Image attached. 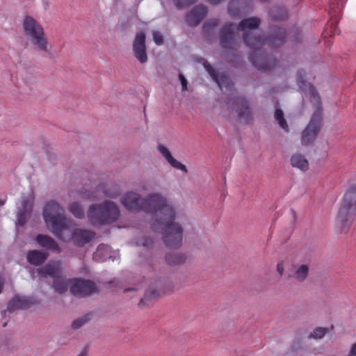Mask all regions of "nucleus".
I'll list each match as a JSON object with an SVG mask.
<instances>
[{"label": "nucleus", "mask_w": 356, "mask_h": 356, "mask_svg": "<svg viewBox=\"0 0 356 356\" xmlns=\"http://www.w3.org/2000/svg\"><path fill=\"white\" fill-rule=\"evenodd\" d=\"M159 296V291L155 289L153 287H149L146 291L145 296L142 298L138 304L140 307H143L145 306H148V302L154 298H156Z\"/></svg>", "instance_id": "cd10ccee"}, {"label": "nucleus", "mask_w": 356, "mask_h": 356, "mask_svg": "<svg viewBox=\"0 0 356 356\" xmlns=\"http://www.w3.org/2000/svg\"><path fill=\"white\" fill-rule=\"evenodd\" d=\"M152 37L153 40L156 45L160 46L163 44L164 39L163 35L161 32L158 31H154L152 32Z\"/></svg>", "instance_id": "4c0bfd02"}, {"label": "nucleus", "mask_w": 356, "mask_h": 356, "mask_svg": "<svg viewBox=\"0 0 356 356\" xmlns=\"http://www.w3.org/2000/svg\"><path fill=\"white\" fill-rule=\"evenodd\" d=\"M274 116L276 121H277L279 125L285 131H289V126L286 120L284 119V113L282 110L280 108H276Z\"/></svg>", "instance_id": "72a5a7b5"}, {"label": "nucleus", "mask_w": 356, "mask_h": 356, "mask_svg": "<svg viewBox=\"0 0 356 356\" xmlns=\"http://www.w3.org/2000/svg\"><path fill=\"white\" fill-rule=\"evenodd\" d=\"M111 248L108 245L100 244L93 254L95 260L102 262L110 257Z\"/></svg>", "instance_id": "a878e982"}, {"label": "nucleus", "mask_w": 356, "mask_h": 356, "mask_svg": "<svg viewBox=\"0 0 356 356\" xmlns=\"http://www.w3.org/2000/svg\"><path fill=\"white\" fill-rule=\"evenodd\" d=\"M35 241L38 244L47 250L53 252L60 253L62 249L59 244L51 236L45 234H39L35 236Z\"/></svg>", "instance_id": "6ab92c4d"}, {"label": "nucleus", "mask_w": 356, "mask_h": 356, "mask_svg": "<svg viewBox=\"0 0 356 356\" xmlns=\"http://www.w3.org/2000/svg\"><path fill=\"white\" fill-rule=\"evenodd\" d=\"M90 321V314H86L83 316H81L76 320H74L72 323V328L73 330H78L83 325H85L87 322Z\"/></svg>", "instance_id": "f704fd0d"}, {"label": "nucleus", "mask_w": 356, "mask_h": 356, "mask_svg": "<svg viewBox=\"0 0 356 356\" xmlns=\"http://www.w3.org/2000/svg\"><path fill=\"white\" fill-rule=\"evenodd\" d=\"M4 203H5V201H4V200H0V207H1V206H3V205L4 204Z\"/></svg>", "instance_id": "3c124183"}, {"label": "nucleus", "mask_w": 356, "mask_h": 356, "mask_svg": "<svg viewBox=\"0 0 356 356\" xmlns=\"http://www.w3.org/2000/svg\"><path fill=\"white\" fill-rule=\"evenodd\" d=\"M6 313V311H3L2 314H4Z\"/></svg>", "instance_id": "6e6d98bb"}, {"label": "nucleus", "mask_w": 356, "mask_h": 356, "mask_svg": "<svg viewBox=\"0 0 356 356\" xmlns=\"http://www.w3.org/2000/svg\"><path fill=\"white\" fill-rule=\"evenodd\" d=\"M356 215V185L350 186L346 191L336 219L337 230L347 233Z\"/></svg>", "instance_id": "423d86ee"}, {"label": "nucleus", "mask_w": 356, "mask_h": 356, "mask_svg": "<svg viewBox=\"0 0 356 356\" xmlns=\"http://www.w3.org/2000/svg\"><path fill=\"white\" fill-rule=\"evenodd\" d=\"M69 282L67 279L61 275L56 279L54 280L52 283V288L54 291L59 294L65 293L68 289Z\"/></svg>", "instance_id": "bb28decb"}, {"label": "nucleus", "mask_w": 356, "mask_h": 356, "mask_svg": "<svg viewBox=\"0 0 356 356\" xmlns=\"http://www.w3.org/2000/svg\"><path fill=\"white\" fill-rule=\"evenodd\" d=\"M348 356H356V342L351 346Z\"/></svg>", "instance_id": "a18cd8bd"}, {"label": "nucleus", "mask_w": 356, "mask_h": 356, "mask_svg": "<svg viewBox=\"0 0 356 356\" xmlns=\"http://www.w3.org/2000/svg\"><path fill=\"white\" fill-rule=\"evenodd\" d=\"M38 273L43 277H50L53 280L63 275L62 263L59 261H50L38 269Z\"/></svg>", "instance_id": "f3484780"}, {"label": "nucleus", "mask_w": 356, "mask_h": 356, "mask_svg": "<svg viewBox=\"0 0 356 356\" xmlns=\"http://www.w3.org/2000/svg\"><path fill=\"white\" fill-rule=\"evenodd\" d=\"M330 331L327 327H316L308 336L309 339H323Z\"/></svg>", "instance_id": "473e14b6"}, {"label": "nucleus", "mask_w": 356, "mask_h": 356, "mask_svg": "<svg viewBox=\"0 0 356 356\" xmlns=\"http://www.w3.org/2000/svg\"><path fill=\"white\" fill-rule=\"evenodd\" d=\"M105 195L107 197L115 198V197H116L119 195V192L116 191V192H115L113 193H108L107 191H105Z\"/></svg>", "instance_id": "de8ad7c7"}, {"label": "nucleus", "mask_w": 356, "mask_h": 356, "mask_svg": "<svg viewBox=\"0 0 356 356\" xmlns=\"http://www.w3.org/2000/svg\"><path fill=\"white\" fill-rule=\"evenodd\" d=\"M219 24V19H213L211 20H208L203 24V30L204 32H209V31L214 28L218 26Z\"/></svg>", "instance_id": "c9c22d12"}, {"label": "nucleus", "mask_w": 356, "mask_h": 356, "mask_svg": "<svg viewBox=\"0 0 356 356\" xmlns=\"http://www.w3.org/2000/svg\"><path fill=\"white\" fill-rule=\"evenodd\" d=\"M142 211L153 216L152 228H156V224L166 220L168 218L176 217L175 209L159 193H150L143 198Z\"/></svg>", "instance_id": "7ed1b4c3"}, {"label": "nucleus", "mask_w": 356, "mask_h": 356, "mask_svg": "<svg viewBox=\"0 0 356 356\" xmlns=\"http://www.w3.org/2000/svg\"><path fill=\"white\" fill-rule=\"evenodd\" d=\"M261 24L257 17L244 19L237 26V30L243 33V41L251 49L250 62L258 70L266 71L275 68L278 61L268 56L263 49L266 46L276 47L286 42V32L285 29L272 26L270 35L264 38L261 34H255Z\"/></svg>", "instance_id": "f257e3e1"}, {"label": "nucleus", "mask_w": 356, "mask_h": 356, "mask_svg": "<svg viewBox=\"0 0 356 356\" xmlns=\"http://www.w3.org/2000/svg\"><path fill=\"white\" fill-rule=\"evenodd\" d=\"M237 40L234 33V26L232 23L226 24L220 31V44L225 49L235 50L237 47Z\"/></svg>", "instance_id": "4468645a"}, {"label": "nucleus", "mask_w": 356, "mask_h": 356, "mask_svg": "<svg viewBox=\"0 0 356 356\" xmlns=\"http://www.w3.org/2000/svg\"><path fill=\"white\" fill-rule=\"evenodd\" d=\"M29 300L26 298L15 297L13 298L7 305V310L13 312L19 309H26L29 307Z\"/></svg>", "instance_id": "b1692460"}, {"label": "nucleus", "mask_w": 356, "mask_h": 356, "mask_svg": "<svg viewBox=\"0 0 356 356\" xmlns=\"http://www.w3.org/2000/svg\"><path fill=\"white\" fill-rule=\"evenodd\" d=\"M311 102L315 106L311 119L301 134V144L303 146L312 145L316 139L323 127V107L321 97L316 88L310 87Z\"/></svg>", "instance_id": "0eeeda50"}, {"label": "nucleus", "mask_w": 356, "mask_h": 356, "mask_svg": "<svg viewBox=\"0 0 356 356\" xmlns=\"http://www.w3.org/2000/svg\"><path fill=\"white\" fill-rule=\"evenodd\" d=\"M179 79L180 80V82H181V84L182 86V90L183 91L187 90H188V88H187L188 82H187L186 79L181 74H179Z\"/></svg>", "instance_id": "79ce46f5"}, {"label": "nucleus", "mask_w": 356, "mask_h": 356, "mask_svg": "<svg viewBox=\"0 0 356 356\" xmlns=\"http://www.w3.org/2000/svg\"><path fill=\"white\" fill-rule=\"evenodd\" d=\"M6 325H7V323H5L3 325V327H6Z\"/></svg>", "instance_id": "5fc2aeb1"}, {"label": "nucleus", "mask_w": 356, "mask_h": 356, "mask_svg": "<svg viewBox=\"0 0 356 356\" xmlns=\"http://www.w3.org/2000/svg\"><path fill=\"white\" fill-rule=\"evenodd\" d=\"M197 0H174L175 6L179 8H184L193 4Z\"/></svg>", "instance_id": "e433bc0d"}, {"label": "nucleus", "mask_w": 356, "mask_h": 356, "mask_svg": "<svg viewBox=\"0 0 356 356\" xmlns=\"http://www.w3.org/2000/svg\"><path fill=\"white\" fill-rule=\"evenodd\" d=\"M42 216L47 228L60 240H65L64 232L70 230L72 220L64 216V210L55 200L48 201L43 207Z\"/></svg>", "instance_id": "f03ea898"}, {"label": "nucleus", "mask_w": 356, "mask_h": 356, "mask_svg": "<svg viewBox=\"0 0 356 356\" xmlns=\"http://www.w3.org/2000/svg\"><path fill=\"white\" fill-rule=\"evenodd\" d=\"M78 356H87V355L85 353H81Z\"/></svg>", "instance_id": "603ef678"}, {"label": "nucleus", "mask_w": 356, "mask_h": 356, "mask_svg": "<svg viewBox=\"0 0 356 356\" xmlns=\"http://www.w3.org/2000/svg\"><path fill=\"white\" fill-rule=\"evenodd\" d=\"M251 0H232L228 6V12L232 16H239L245 13Z\"/></svg>", "instance_id": "412c9836"}, {"label": "nucleus", "mask_w": 356, "mask_h": 356, "mask_svg": "<svg viewBox=\"0 0 356 356\" xmlns=\"http://www.w3.org/2000/svg\"><path fill=\"white\" fill-rule=\"evenodd\" d=\"M134 290V289L132 288H127L124 290V292H128V291H132Z\"/></svg>", "instance_id": "8fccbe9b"}, {"label": "nucleus", "mask_w": 356, "mask_h": 356, "mask_svg": "<svg viewBox=\"0 0 356 356\" xmlns=\"http://www.w3.org/2000/svg\"><path fill=\"white\" fill-rule=\"evenodd\" d=\"M49 257V253L38 250H29L26 253L27 261L33 266H40Z\"/></svg>", "instance_id": "4be33fe9"}, {"label": "nucleus", "mask_w": 356, "mask_h": 356, "mask_svg": "<svg viewBox=\"0 0 356 356\" xmlns=\"http://www.w3.org/2000/svg\"><path fill=\"white\" fill-rule=\"evenodd\" d=\"M145 40V33L140 31L136 34L132 44L134 56L141 64L146 63L148 60Z\"/></svg>", "instance_id": "ddd939ff"}, {"label": "nucleus", "mask_w": 356, "mask_h": 356, "mask_svg": "<svg viewBox=\"0 0 356 356\" xmlns=\"http://www.w3.org/2000/svg\"><path fill=\"white\" fill-rule=\"evenodd\" d=\"M33 207V198L30 196L23 197L22 199V207L19 209L17 214L16 225L17 227L24 226L29 216L31 215Z\"/></svg>", "instance_id": "dca6fc26"}, {"label": "nucleus", "mask_w": 356, "mask_h": 356, "mask_svg": "<svg viewBox=\"0 0 356 356\" xmlns=\"http://www.w3.org/2000/svg\"><path fill=\"white\" fill-rule=\"evenodd\" d=\"M293 32L294 33V40L296 42L299 41V40L300 39V36H301V33L299 31V30L296 29L295 30L293 31Z\"/></svg>", "instance_id": "49530a36"}, {"label": "nucleus", "mask_w": 356, "mask_h": 356, "mask_svg": "<svg viewBox=\"0 0 356 356\" xmlns=\"http://www.w3.org/2000/svg\"><path fill=\"white\" fill-rule=\"evenodd\" d=\"M95 236V233L91 230L79 228L73 229V223L72 222L70 230L64 232L65 239L63 241H67L68 239H71L76 245L82 247L90 242Z\"/></svg>", "instance_id": "f8f14e48"}, {"label": "nucleus", "mask_w": 356, "mask_h": 356, "mask_svg": "<svg viewBox=\"0 0 356 356\" xmlns=\"http://www.w3.org/2000/svg\"><path fill=\"white\" fill-rule=\"evenodd\" d=\"M291 164L293 168L305 172L309 168V162L305 156L300 154H293L291 158Z\"/></svg>", "instance_id": "393cba45"}, {"label": "nucleus", "mask_w": 356, "mask_h": 356, "mask_svg": "<svg viewBox=\"0 0 356 356\" xmlns=\"http://www.w3.org/2000/svg\"><path fill=\"white\" fill-rule=\"evenodd\" d=\"M270 15L274 20H282L287 16V10L282 6L273 7L270 10Z\"/></svg>", "instance_id": "7c9ffc66"}, {"label": "nucleus", "mask_w": 356, "mask_h": 356, "mask_svg": "<svg viewBox=\"0 0 356 356\" xmlns=\"http://www.w3.org/2000/svg\"><path fill=\"white\" fill-rule=\"evenodd\" d=\"M138 243L142 245L145 248H149L152 246L154 241L152 238H143L140 241H138Z\"/></svg>", "instance_id": "ea45409f"}, {"label": "nucleus", "mask_w": 356, "mask_h": 356, "mask_svg": "<svg viewBox=\"0 0 356 356\" xmlns=\"http://www.w3.org/2000/svg\"><path fill=\"white\" fill-rule=\"evenodd\" d=\"M260 1H262V2H267V1H268L269 0H260Z\"/></svg>", "instance_id": "864d4df0"}, {"label": "nucleus", "mask_w": 356, "mask_h": 356, "mask_svg": "<svg viewBox=\"0 0 356 356\" xmlns=\"http://www.w3.org/2000/svg\"><path fill=\"white\" fill-rule=\"evenodd\" d=\"M195 60L200 63L204 66L205 70L208 72L212 79L218 84V87L222 90L223 88L232 91L234 83L229 80L225 73L219 74L213 67L204 58L197 57Z\"/></svg>", "instance_id": "9d476101"}, {"label": "nucleus", "mask_w": 356, "mask_h": 356, "mask_svg": "<svg viewBox=\"0 0 356 356\" xmlns=\"http://www.w3.org/2000/svg\"><path fill=\"white\" fill-rule=\"evenodd\" d=\"M277 271L278 272V273L280 274V275H282L283 273H284V264H283V262L281 261V262H279L277 264Z\"/></svg>", "instance_id": "c03bdc74"}, {"label": "nucleus", "mask_w": 356, "mask_h": 356, "mask_svg": "<svg viewBox=\"0 0 356 356\" xmlns=\"http://www.w3.org/2000/svg\"><path fill=\"white\" fill-rule=\"evenodd\" d=\"M293 267L294 270L289 274V277L299 282H304L309 274V266L307 264H302L300 266H293Z\"/></svg>", "instance_id": "5701e85b"}, {"label": "nucleus", "mask_w": 356, "mask_h": 356, "mask_svg": "<svg viewBox=\"0 0 356 356\" xmlns=\"http://www.w3.org/2000/svg\"><path fill=\"white\" fill-rule=\"evenodd\" d=\"M330 28L332 29L330 34L331 35L339 33V31L337 29V20L331 23Z\"/></svg>", "instance_id": "37998d69"}, {"label": "nucleus", "mask_w": 356, "mask_h": 356, "mask_svg": "<svg viewBox=\"0 0 356 356\" xmlns=\"http://www.w3.org/2000/svg\"><path fill=\"white\" fill-rule=\"evenodd\" d=\"M70 290L73 295L81 298L88 297L98 292V288L95 282L84 279L73 280Z\"/></svg>", "instance_id": "9b49d317"}, {"label": "nucleus", "mask_w": 356, "mask_h": 356, "mask_svg": "<svg viewBox=\"0 0 356 356\" xmlns=\"http://www.w3.org/2000/svg\"><path fill=\"white\" fill-rule=\"evenodd\" d=\"M229 108L237 113L238 120L245 124L251 122L253 115L248 101L242 96L231 94L226 100Z\"/></svg>", "instance_id": "1a4fd4ad"}, {"label": "nucleus", "mask_w": 356, "mask_h": 356, "mask_svg": "<svg viewBox=\"0 0 356 356\" xmlns=\"http://www.w3.org/2000/svg\"><path fill=\"white\" fill-rule=\"evenodd\" d=\"M143 198L135 192H128L120 199L121 204L129 211L139 212L142 211Z\"/></svg>", "instance_id": "2eb2a0df"}, {"label": "nucleus", "mask_w": 356, "mask_h": 356, "mask_svg": "<svg viewBox=\"0 0 356 356\" xmlns=\"http://www.w3.org/2000/svg\"><path fill=\"white\" fill-rule=\"evenodd\" d=\"M70 212L76 218L83 219L85 217V211L79 202H73L68 207Z\"/></svg>", "instance_id": "2f4dec72"}, {"label": "nucleus", "mask_w": 356, "mask_h": 356, "mask_svg": "<svg viewBox=\"0 0 356 356\" xmlns=\"http://www.w3.org/2000/svg\"><path fill=\"white\" fill-rule=\"evenodd\" d=\"M345 1L346 0H332V3L336 4L337 6V10H334L335 13H339L341 11L343 7Z\"/></svg>", "instance_id": "a19ab883"}, {"label": "nucleus", "mask_w": 356, "mask_h": 356, "mask_svg": "<svg viewBox=\"0 0 356 356\" xmlns=\"http://www.w3.org/2000/svg\"><path fill=\"white\" fill-rule=\"evenodd\" d=\"M186 257L182 253H169L165 256V260L168 264L179 265L184 263Z\"/></svg>", "instance_id": "c85d7f7f"}, {"label": "nucleus", "mask_w": 356, "mask_h": 356, "mask_svg": "<svg viewBox=\"0 0 356 356\" xmlns=\"http://www.w3.org/2000/svg\"><path fill=\"white\" fill-rule=\"evenodd\" d=\"M305 72L303 70H299L297 72V82L298 85L300 88V89L304 92L306 91L307 89L309 90V94L311 96L310 94V87L312 86L315 88V87L310 84L307 83L306 81L305 80Z\"/></svg>", "instance_id": "c756f323"}, {"label": "nucleus", "mask_w": 356, "mask_h": 356, "mask_svg": "<svg viewBox=\"0 0 356 356\" xmlns=\"http://www.w3.org/2000/svg\"><path fill=\"white\" fill-rule=\"evenodd\" d=\"M175 217L168 218L166 220L156 224L154 231L161 230L164 243L168 248H179L182 243L183 229L181 226L175 222Z\"/></svg>", "instance_id": "6e6552de"}, {"label": "nucleus", "mask_w": 356, "mask_h": 356, "mask_svg": "<svg viewBox=\"0 0 356 356\" xmlns=\"http://www.w3.org/2000/svg\"><path fill=\"white\" fill-rule=\"evenodd\" d=\"M86 216L92 226H107L119 219L120 210L116 203L104 200L91 204L88 209Z\"/></svg>", "instance_id": "39448f33"}, {"label": "nucleus", "mask_w": 356, "mask_h": 356, "mask_svg": "<svg viewBox=\"0 0 356 356\" xmlns=\"http://www.w3.org/2000/svg\"><path fill=\"white\" fill-rule=\"evenodd\" d=\"M22 25L24 34L33 49L42 56L49 54L51 45L42 26L31 16H25Z\"/></svg>", "instance_id": "20e7f679"}, {"label": "nucleus", "mask_w": 356, "mask_h": 356, "mask_svg": "<svg viewBox=\"0 0 356 356\" xmlns=\"http://www.w3.org/2000/svg\"><path fill=\"white\" fill-rule=\"evenodd\" d=\"M158 151L160 152V154H162V156L165 159V160L168 161V163L174 168L177 170H179L184 173L188 172L187 168L185 165L181 163V162L178 161L174 157L172 156L170 152L169 149L163 145H159L158 146Z\"/></svg>", "instance_id": "aec40b11"}, {"label": "nucleus", "mask_w": 356, "mask_h": 356, "mask_svg": "<svg viewBox=\"0 0 356 356\" xmlns=\"http://www.w3.org/2000/svg\"><path fill=\"white\" fill-rule=\"evenodd\" d=\"M207 8L204 5L195 6L186 17L187 24L191 26H197L207 16Z\"/></svg>", "instance_id": "a211bd4d"}, {"label": "nucleus", "mask_w": 356, "mask_h": 356, "mask_svg": "<svg viewBox=\"0 0 356 356\" xmlns=\"http://www.w3.org/2000/svg\"><path fill=\"white\" fill-rule=\"evenodd\" d=\"M79 196L83 199L95 200L96 198V196L94 195V193L92 191H88L86 189L80 191L79 192Z\"/></svg>", "instance_id": "58836bf2"}, {"label": "nucleus", "mask_w": 356, "mask_h": 356, "mask_svg": "<svg viewBox=\"0 0 356 356\" xmlns=\"http://www.w3.org/2000/svg\"><path fill=\"white\" fill-rule=\"evenodd\" d=\"M3 286H4V279L1 276H0V294L3 291Z\"/></svg>", "instance_id": "09e8293b"}]
</instances>
